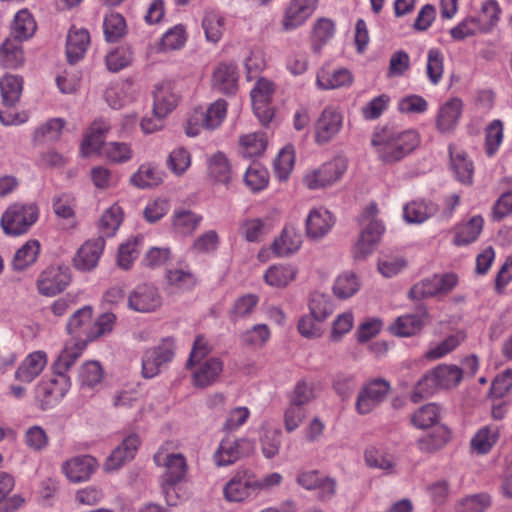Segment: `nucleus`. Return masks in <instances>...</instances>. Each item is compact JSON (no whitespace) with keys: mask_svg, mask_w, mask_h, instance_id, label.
Segmentation results:
<instances>
[{"mask_svg":"<svg viewBox=\"0 0 512 512\" xmlns=\"http://www.w3.org/2000/svg\"><path fill=\"white\" fill-rule=\"evenodd\" d=\"M420 144V135L415 129H400L383 126L372 135L371 145L378 159L384 164H395L410 155Z\"/></svg>","mask_w":512,"mask_h":512,"instance_id":"f257e3e1","label":"nucleus"},{"mask_svg":"<svg viewBox=\"0 0 512 512\" xmlns=\"http://www.w3.org/2000/svg\"><path fill=\"white\" fill-rule=\"evenodd\" d=\"M378 213L377 204L370 203L361 214L360 223L363 229L353 246V255L356 259H364L371 254L385 231L384 224L377 218Z\"/></svg>","mask_w":512,"mask_h":512,"instance_id":"f03ea898","label":"nucleus"},{"mask_svg":"<svg viewBox=\"0 0 512 512\" xmlns=\"http://www.w3.org/2000/svg\"><path fill=\"white\" fill-rule=\"evenodd\" d=\"M39 218L35 203H14L2 214L0 224L6 235L20 236L27 233Z\"/></svg>","mask_w":512,"mask_h":512,"instance_id":"7ed1b4c3","label":"nucleus"},{"mask_svg":"<svg viewBox=\"0 0 512 512\" xmlns=\"http://www.w3.org/2000/svg\"><path fill=\"white\" fill-rule=\"evenodd\" d=\"M227 114V103L223 99L213 102L206 110L195 109L187 121L185 133L189 137L197 136L201 130L218 128Z\"/></svg>","mask_w":512,"mask_h":512,"instance_id":"20e7f679","label":"nucleus"},{"mask_svg":"<svg viewBox=\"0 0 512 512\" xmlns=\"http://www.w3.org/2000/svg\"><path fill=\"white\" fill-rule=\"evenodd\" d=\"M256 474L250 469H239L223 487V496L227 502L241 503L258 496Z\"/></svg>","mask_w":512,"mask_h":512,"instance_id":"39448f33","label":"nucleus"},{"mask_svg":"<svg viewBox=\"0 0 512 512\" xmlns=\"http://www.w3.org/2000/svg\"><path fill=\"white\" fill-rule=\"evenodd\" d=\"M175 355V340L172 337L162 341L152 348L147 349L142 356L141 374L146 379H151L160 374L162 368L172 361Z\"/></svg>","mask_w":512,"mask_h":512,"instance_id":"423d86ee","label":"nucleus"},{"mask_svg":"<svg viewBox=\"0 0 512 512\" xmlns=\"http://www.w3.org/2000/svg\"><path fill=\"white\" fill-rule=\"evenodd\" d=\"M253 449V442L248 438L227 435L220 441L214 453V462L218 467L229 466L248 456Z\"/></svg>","mask_w":512,"mask_h":512,"instance_id":"0eeeda50","label":"nucleus"},{"mask_svg":"<svg viewBox=\"0 0 512 512\" xmlns=\"http://www.w3.org/2000/svg\"><path fill=\"white\" fill-rule=\"evenodd\" d=\"M71 386L67 375L54 373L50 378L42 379L36 388V397L42 409H48L59 403Z\"/></svg>","mask_w":512,"mask_h":512,"instance_id":"6e6552de","label":"nucleus"},{"mask_svg":"<svg viewBox=\"0 0 512 512\" xmlns=\"http://www.w3.org/2000/svg\"><path fill=\"white\" fill-rule=\"evenodd\" d=\"M347 161L343 157H336L324 163L318 169L306 174L304 181L309 189L324 188L336 183L345 173Z\"/></svg>","mask_w":512,"mask_h":512,"instance_id":"1a4fd4ad","label":"nucleus"},{"mask_svg":"<svg viewBox=\"0 0 512 512\" xmlns=\"http://www.w3.org/2000/svg\"><path fill=\"white\" fill-rule=\"evenodd\" d=\"M390 383L382 378H376L366 383L358 393L356 410L365 415L379 406L390 392Z\"/></svg>","mask_w":512,"mask_h":512,"instance_id":"9d476101","label":"nucleus"},{"mask_svg":"<svg viewBox=\"0 0 512 512\" xmlns=\"http://www.w3.org/2000/svg\"><path fill=\"white\" fill-rule=\"evenodd\" d=\"M343 115L335 107L327 106L319 115L314 125V139L319 145L329 143L341 131Z\"/></svg>","mask_w":512,"mask_h":512,"instance_id":"9b49d317","label":"nucleus"},{"mask_svg":"<svg viewBox=\"0 0 512 512\" xmlns=\"http://www.w3.org/2000/svg\"><path fill=\"white\" fill-rule=\"evenodd\" d=\"M163 303V298L157 287L151 284L136 286L128 296V307L138 313L157 311Z\"/></svg>","mask_w":512,"mask_h":512,"instance_id":"f8f14e48","label":"nucleus"},{"mask_svg":"<svg viewBox=\"0 0 512 512\" xmlns=\"http://www.w3.org/2000/svg\"><path fill=\"white\" fill-rule=\"evenodd\" d=\"M157 466H162L165 471L162 475V482L179 484L188 472V465L185 456L181 453H168L160 449L154 455Z\"/></svg>","mask_w":512,"mask_h":512,"instance_id":"ddd939ff","label":"nucleus"},{"mask_svg":"<svg viewBox=\"0 0 512 512\" xmlns=\"http://www.w3.org/2000/svg\"><path fill=\"white\" fill-rule=\"evenodd\" d=\"M273 93V83L265 78L259 79L250 93L254 114L263 125H268L274 116L270 106Z\"/></svg>","mask_w":512,"mask_h":512,"instance_id":"4468645a","label":"nucleus"},{"mask_svg":"<svg viewBox=\"0 0 512 512\" xmlns=\"http://www.w3.org/2000/svg\"><path fill=\"white\" fill-rule=\"evenodd\" d=\"M71 276L67 267L52 266L44 270L38 280L37 288L40 294L54 296L62 292L70 283Z\"/></svg>","mask_w":512,"mask_h":512,"instance_id":"2eb2a0df","label":"nucleus"},{"mask_svg":"<svg viewBox=\"0 0 512 512\" xmlns=\"http://www.w3.org/2000/svg\"><path fill=\"white\" fill-rule=\"evenodd\" d=\"M104 247L103 237L87 240L73 258L75 268L84 272L93 270L98 265Z\"/></svg>","mask_w":512,"mask_h":512,"instance_id":"dca6fc26","label":"nucleus"},{"mask_svg":"<svg viewBox=\"0 0 512 512\" xmlns=\"http://www.w3.org/2000/svg\"><path fill=\"white\" fill-rule=\"evenodd\" d=\"M317 3V0H291L282 20L284 30L291 31L303 25L314 13Z\"/></svg>","mask_w":512,"mask_h":512,"instance_id":"f3484780","label":"nucleus"},{"mask_svg":"<svg viewBox=\"0 0 512 512\" xmlns=\"http://www.w3.org/2000/svg\"><path fill=\"white\" fill-rule=\"evenodd\" d=\"M97 468V461L89 455L75 456L62 465V471L70 482L80 483L90 479Z\"/></svg>","mask_w":512,"mask_h":512,"instance_id":"a211bd4d","label":"nucleus"},{"mask_svg":"<svg viewBox=\"0 0 512 512\" xmlns=\"http://www.w3.org/2000/svg\"><path fill=\"white\" fill-rule=\"evenodd\" d=\"M335 224L333 215L324 207L310 210L305 222V231L308 238L317 240L329 233Z\"/></svg>","mask_w":512,"mask_h":512,"instance_id":"6ab92c4d","label":"nucleus"},{"mask_svg":"<svg viewBox=\"0 0 512 512\" xmlns=\"http://www.w3.org/2000/svg\"><path fill=\"white\" fill-rule=\"evenodd\" d=\"M192 369L193 384L199 388H206L214 384L223 371V362L219 358H208L196 363Z\"/></svg>","mask_w":512,"mask_h":512,"instance_id":"aec40b11","label":"nucleus"},{"mask_svg":"<svg viewBox=\"0 0 512 512\" xmlns=\"http://www.w3.org/2000/svg\"><path fill=\"white\" fill-rule=\"evenodd\" d=\"M427 310L420 307L414 313L401 315L390 325V332L393 335L409 337L418 333L427 318Z\"/></svg>","mask_w":512,"mask_h":512,"instance_id":"412c9836","label":"nucleus"},{"mask_svg":"<svg viewBox=\"0 0 512 512\" xmlns=\"http://www.w3.org/2000/svg\"><path fill=\"white\" fill-rule=\"evenodd\" d=\"M450 155V167L455 178L464 185H470L473 182L474 165L468 158L465 151L451 144L448 147Z\"/></svg>","mask_w":512,"mask_h":512,"instance_id":"4be33fe9","label":"nucleus"},{"mask_svg":"<svg viewBox=\"0 0 512 512\" xmlns=\"http://www.w3.org/2000/svg\"><path fill=\"white\" fill-rule=\"evenodd\" d=\"M140 445V439L136 434L127 436L119 446H117L105 463L106 470H117L124 463L134 458Z\"/></svg>","mask_w":512,"mask_h":512,"instance_id":"5701e85b","label":"nucleus"},{"mask_svg":"<svg viewBox=\"0 0 512 512\" xmlns=\"http://www.w3.org/2000/svg\"><path fill=\"white\" fill-rule=\"evenodd\" d=\"M47 354L35 351L28 354L15 372V378L21 382L30 383L38 377L47 365Z\"/></svg>","mask_w":512,"mask_h":512,"instance_id":"b1692460","label":"nucleus"},{"mask_svg":"<svg viewBox=\"0 0 512 512\" xmlns=\"http://www.w3.org/2000/svg\"><path fill=\"white\" fill-rule=\"evenodd\" d=\"M462 112V101L452 98L446 101L439 109L436 117V128L440 133L452 132L458 124Z\"/></svg>","mask_w":512,"mask_h":512,"instance_id":"393cba45","label":"nucleus"},{"mask_svg":"<svg viewBox=\"0 0 512 512\" xmlns=\"http://www.w3.org/2000/svg\"><path fill=\"white\" fill-rule=\"evenodd\" d=\"M237 81V67L232 63H220L213 72V88L221 93H235L237 90Z\"/></svg>","mask_w":512,"mask_h":512,"instance_id":"a878e982","label":"nucleus"},{"mask_svg":"<svg viewBox=\"0 0 512 512\" xmlns=\"http://www.w3.org/2000/svg\"><path fill=\"white\" fill-rule=\"evenodd\" d=\"M90 44V35L86 29L72 27L67 35L66 55L69 63L82 59Z\"/></svg>","mask_w":512,"mask_h":512,"instance_id":"bb28decb","label":"nucleus"},{"mask_svg":"<svg viewBox=\"0 0 512 512\" xmlns=\"http://www.w3.org/2000/svg\"><path fill=\"white\" fill-rule=\"evenodd\" d=\"M86 345V341L83 340H71L67 342L65 347L63 348V350L53 363L52 368L54 373L66 375V372L74 365L77 359L81 356Z\"/></svg>","mask_w":512,"mask_h":512,"instance_id":"cd10ccee","label":"nucleus"},{"mask_svg":"<svg viewBox=\"0 0 512 512\" xmlns=\"http://www.w3.org/2000/svg\"><path fill=\"white\" fill-rule=\"evenodd\" d=\"M302 245V236L294 227H285L276 238L271 249L279 257L289 256L297 252Z\"/></svg>","mask_w":512,"mask_h":512,"instance_id":"c85d7f7f","label":"nucleus"},{"mask_svg":"<svg viewBox=\"0 0 512 512\" xmlns=\"http://www.w3.org/2000/svg\"><path fill=\"white\" fill-rule=\"evenodd\" d=\"M91 320L92 308L90 306H85L77 310L69 318L67 331L74 337L73 340H83L86 341V344L89 342V340H87V334H89L91 329Z\"/></svg>","mask_w":512,"mask_h":512,"instance_id":"c756f323","label":"nucleus"},{"mask_svg":"<svg viewBox=\"0 0 512 512\" xmlns=\"http://www.w3.org/2000/svg\"><path fill=\"white\" fill-rule=\"evenodd\" d=\"M176 104L177 96L173 93L172 84L170 82L158 84L154 92V115L166 117L175 108Z\"/></svg>","mask_w":512,"mask_h":512,"instance_id":"7c9ffc66","label":"nucleus"},{"mask_svg":"<svg viewBox=\"0 0 512 512\" xmlns=\"http://www.w3.org/2000/svg\"><path fill=\"white\" fill-rule=\"evenodd\" d=\"M316 83L323 90L337 89L351 85L352 75L350 71L345 68L332 71L322 69L317 74Z\"/></svg>","mask_w":512,"mask_h":512,"instance_id":"2f4dec72","label":"nucleus"},{"mask_svg":"<svg viewBox=\"0 0 512 512\" xmlns=\"http://www.w3.org/2000/svg\"><path fill=\"white\" fill-rule=\"evenodd\" d=\"M164 172L150 163H144L132 174L130 182L141 189L152 188L163 182Z\"/></svg>","mask_w":512,"mask_h":512,"instance_id":"473e14b6","label":"nucleus"},{"mask_svg":"<svg viewBox=\"0 0 512 512\" xmlns=\"http://www.w3.org/2000/svg\"><path fill=\"white\" fill-rule=\"evenodd\" d=\"M23 90V78L6 74L0 79V93L4 107H14L20 100Z\"/></svg>","mask_w":512,"mask_h":512,"instance_id":"72a5a7b5","label":"nucleus"},{"mask_svg":"<svg viewBox=\"0 0 512 512\" xmlns=\"http://www.w3.org/2000/svg\"><path fill=\"white\" fill-rule=\"evenodd\" d=\"M24 64V54L19 41L6 39L0 46V65L6 69H17Z\"/></svg>","mask_w":512,"mask_h":512,"instance_id":"f704fd0d","label":"nucleus"},{"mask_svg":"<svg viewBox=\"0 0 512 512\" xmlns=\"http://www.w3.org/2000/svg\"><path fill=\"white\" fill-rule=\"evenodd\" d=\"M437 209V205L431 201H412L404 206L403 215L408 223H422L433 216Z\"/></svg>","mask_w":512,"mask_h":512,"instance_id":"c9c22d12","label":"nucleus"},{"mask_svg":"<svg viewBox=\"0 0 512 512\" xmlns=\"http://www.w3.org/2000/svg\"><path fill=\"white\" fill-rule=\"evenodd\" d=\"M36 30V22L27 9L16 13L11 26V35L16 41L27 40Z\"/></svg>","mask_w":512,"mask_h":512,"instance_id":"e433bc0d","label":"nucleus"},{"mask_svg":"<svg viewBox=\"0 0 512 512\" xmlns=\"http://www.w3.org/2000/svg\"><path fill=\"white\" fill-rule=\"evenodd\" d=\"M202 28L208 42L218 43L225 30V18L216 11H206L202 20Z\"/></svg>","mask_w":512,"mask_h":512,"instance_id":"4c0bfd02","label":"nucleus"},{"mask_svg":"<svg viewBox=\"0 0 512 512\" xmlns=\"http://www.w3.org/2000/svg\"><path fill=\"white\" fill-rule=\"evenodd\" d=\"M335 34V24L331 19L320 18L313 26L311 47L313 52L320 53L322 47L326 45Z\"/></svg>","mask_w":512,"mask_h":512,"instance_id":"58836bf2","label":"nucleus"},{"mask_svg":"<svg viewBox=\"0 0 512 512\" xmlns=\"http://www.w3.org/2000/svg\"><path fill=\"white\" fill-rule=\"evenodd\" d=\"M499 437L496 425H487L478 430L471 439V448L478 454H487L495 445Z\"/></svg>","mask_w":512,"mask_h":512,"instance_id":"ea45409f","label":"nucleus"},{"mask_svg":"<svg viewBox=\"0 0 512 512\" xmlns=\"http://www.w3.org/2000/svg\"><path fill=\"white\" fill-rule=\"evenodd\" d=\"M40 252V243L37 240H29L15 253L12 260L14 270L23 271L36 260Z\"/></svg>","mask_w":512,"mask_h":512,"instance_id":"a19ab883","label":"nucleus"},{"mask_svg":"<svg viewBox=\"0 0 512 512\" xmlns=\"http://www.w3.org/2000/svg\"><path fill=\"white\" fill-rule=\"evenodd\" d=\"M484 220L481 216H474L468 222L457 228L454 243L458 246L474 242L483 229Z\"/></svg>","mask_w":512,"mask_h":512,"instance_id":"79ce46f5","label":"nucleus"},{"mask_svg":"<svg viewBox=\"0 0 512 512\" xmlns=\"http://www.w3.org/2000/svg\"><path fill=\"white\" fill-rule=\"evenodd\" d=\"M136 90L130 82H124L106 91V99L114 109H120L135 99Z\"/></svg>","mask_w":512,"mask_h":512,"instance_id":"37998d69","label":"nucleus"},{"mask_svg":"<svg viewBox=\"0 0 512 512\" xmlns=\"http://www.w3.org/2000/svg\"><path fill=\"white\" fill-rule=\"evenodd\" d=\"M133 149L129 143L111 141L103 145L101 155L115 164H122L133 158Z\"/></svg>","mask_w":512,"mask_h":512,"instance_id":"c03bdc74","label":"nucleus"},{"mask_svg":"<svg viewBox=\"0 0 512 512\" xmlns=\"http://www.w3.org/2000/svg\"><path fill=\"white\" fill-rule=\"evenodd\" d=\"M504 138V126L501 120L491 121L485 128V153L493 157L499 150Z\"/></svg>","mask_w":512,"mask_h":512,"instance_id":"a18cd8bd","label":"nucleus"},{"mask_svg":"<svg viewBox=\"0 0 512 512\" xmlns=\"http://www.w3.org/2000/svg\"><path fill=\"white\" fill-rule=\"evenodd\" d=\"M365 462L369 467L392 473L395 467L394 456L383 449L369 447L365 450Z\"/></svg>","mask_w":512,"mask_h":512,"instance_id":"49530a36","label":"nucleus"},{"mask_svg":"<svg viewBox=\"0 0 512 512\" xmlns=\"http://www.w3.org/2000/svg\"><path fill=\"white\" fill-rule=\"evenodd\" d=\"M296 276V270L289 265H274L264 274L265 282L272 287H285Z\"/></svg>","mask_w":512,"mask_h":512,"instance_id":"de8ad7c7","label":"nucleus"},{"mask_svg":"<svg viewBox=\"0 0 512 512\" xmlns=\"http://www.w3.org/2000/svg\"><path fill=\"white\" fill-rule=\"evenodd\" d=\"M360 289V281L352 272L340 274L333 285V292L339 299L352 297Z\"/></svg>","mask_w":512,"mask_h":512,"instance_id":"09e8293b","label":"nucleus"},{"mask_svg":"<svg viewBox=\"0 0 512 512\" xmlns=\"http://www.w3.org/2000/svg\"><path fill=\"white\" fill-rule=\"evenodd\" d=\"M202 221V216L190 210H176L173 213V227L183 235L191 234Z\"/></svg>","mask_w":512,"mask_h":512,"instance_id":"8fccbe9b","label":"nucleus"},{"mask_svg":"<svg viewBox=\"0 0 512 512\" xmlns=\"http://www.w3.org/2000/svg\"><path fill=\"white\" fill-rule=\"evenodd\" d=\"M440 385L436 378L435 369L426 373L416 384L414 391L411 394V401L414 403L420 402L422 399L433 395L436 391L440 390Z\"/></svg>","mask_w":512,"mask_h":512,"instance_id":"3c124183","label":"nucleus"},{"mask_svg":"<svg viewBox=\"0 0 512 512\" xmlns=\"http://www.w3.org/2000/svg\"><path fill=\"white\" fill-rule=\"evenodd\" d=\"M208 169L210 175L218 182L228 183L232 177L231 165L227 157L221 152L210 157Z\"/></svg>","mask_w":512,"mask_h":512,"instance_id":"603ef678","label":"nucleus"},{"mask_svg":"<svg viewBox=\"0 0 512 512\" xmlns=\"http://www.w3.org/2000/svg\"><path fill=\"white\" fill-rule=\"evenodd\" d=\"M103 31L106 41L116 42L126 33V21L119 13L106 15L103 21Z\"/></svg>","mask_w":512,"mask_h":512,"instance_id":"864d4df0","label":"nucleus"},{"mask_svg":"<svg viewBox=\"0 0 512 512\" xmlns=\"http://www.w3.org/2000/svg\"><path fill=\"white\" fill-rule=\"evenodd\" d=\"M240 145L244 157L261 155L267 146L265 135L261 132H253L240 137Z\"/></svg>","mask_w":512,"mask_h":512,"instance_id":"5fc2aeb1","label":"nucleus"},{"mask_svg":"<svg viewBox=\"0 0 512 512\" xmlns=\"http://www.w3.org/2000/svg\"><path fill=\"white\" fill-rule=\"evenodd\" d=\"M65 120L62 118H52L41 124L33 134V139L36 142L57 141L60 138L63 128L65 127Z\"/></svg>","mask_w":512,"mask_h":512,"instance_id":"6e6d98bb","label":"nucleus"},{"mask_svg":"<svg viewBox=\"0 0 512 512\" xmlns=\"http://www.w3.org/2000/svg\"><path fill=\"white\" fill-rule=\"evenodd\" d=\"M309 309L313 318L322 322L333 312V303L328 295L314 292L310 296Z\"/></svg>","mask_w":512,"mask_h":512,"instance_id":"4d7b16f0","label":"nucleus"},{"mask_svg":"<svg viewBox=\"0 0 512 512\" xmlns=\"http://www.w3.org/2000/svg\"><path fill=\"white\" fill-rule=\"evenodd\" d=\"M122 222V212L119 206L108 208L99 220L100 237H112Z\"/></svg>","mask_w":512,"mask_h":512,"instance_id":"13d9d810","label":"nucleus"},{"mask_svg":"<svg viewBox=\"0 0 512 512\" xmlns=\"http://www.w3.org/2000/svg\"><path fill=\"white\" fill-rule=\"evenodd\" d=\"M434 369L441 389L454 388L463 378V371L456 365H439Z\"/></svg>","mask_w":512,"mask_h":512,"instance_id":"bf43d9fd","label":"nucleus"},{"mask_svg":"<svg viewBox=\"0 0 512 512\" xmlns=\"http://www.w3.org/2000/svg\"><path fill=\"white\" fill-rule=\"evenodd\" d=\"M440 409L435 403H429L419 408L412 416V424L420 429H427L437 423Z\"/></svg>","mask_w":512,"mask_h":512,"instance_id":"052dcab7","label":"nucleus"},{"mask_svg":"<svg viewBox=\"0 0 512 512\" xmlns=\"http://www.w3.org/2000/svg\"><path fill=\"white\" fill-rule=\"evenodd\" d=\"M444 72V56L437 48H432L427 53L426 73L429 81L437 85Z\"/></svg>","mask_w":512,"mask_h":512,"instance_id":"680f3d73","label":"nucleus"},{"mask_svg":"<svg viewBox=\"0 0 512 512\" xmlns=\"http://www.w3.org/2000/svg\"><path fill=\"white\" fill-rule=\"evenodd\" d=\"M490 505L488 494H474L461 499L455 506V512H484Z\"/></svg>","mask_w":512,"mask_h":512,"instance_id":"e2e57ef3","label":"nucleus"},{"mask_svg":"<svg viewBox=\"0 0 512 512\" xmlns=\"http://www.w3.org/2000/svg\"><path fill=\"white\" fill-rule=\"evenodd\" d=\"M294 161L295 155L292 147L286 146L281 149L274 161V171L280 181H284L289 177L294 166Z\"/></svg>","mask_w":512,"mask_h":512,"instance_id":"0e129e2a","label":"nucleus"},{"mask_svg":"<svg viewBox=\"0 0 512 512\" xmlns=\"http://www.w3.org/2000/svg\"><path fill=\"white\" fill-rule=\"evenodd\" d=\"M239 232L248 242H259L266 233V223L260 218H247L241 221Z\"/></svg>","mask_w":512,"mask_h":512,"instance_id":"69168bd1","label":"nucleus"},{"mask_svg":"<svg viewBox=\"0 0 512 512\" xmlns=\"http://www.w3.org/2000/svg\"><path fill=\"white\" fill-rule=\"evenodd\" d=\"M316 398L315 385L313 382L300 380L296 383L289 395V401L305 407Z\"/></svg>","mask_w":512,"mask_h":512,"instance_id":"338daca9","label":"nucleus"},{"mask_svg":"<svg viewBox=\"0 0 512 512\" xmlns=\"http://www.w3.org/2000/svg\"><path fill=\"white\" fill-rule=\"evenodd\" d=\"M24 443L30 450L41 452L47 448L49 437L41 426L34 425L25 431Z\"/></svg>","mask_w":512,"mask_h":512,"instance_id":"774afa93","label":"nucleus"}]
</instances>
